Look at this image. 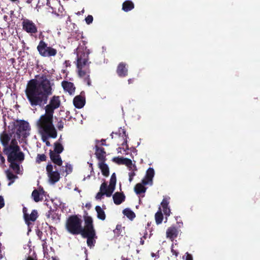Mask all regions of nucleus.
Here are the masks:
<instances>
[{
  "instance_id": "f257e3e1",
  "label": "nucleus",
  "mask_w": 260,
  "mask_h": 260,
  "mask_svg": "<svg viewBox=\"0 0 260 260\" xmlns=\"http://www.w3.org/2000/svg\"><path fill=\"white\" fill-rule=\"evenodd\" d=\"M25 93L31 106L41 105L52 94L50 81L45 75H42L38 80L31 79L27 83Z\"/></svg>"
},
{
  "instance_id": "f03ea898",
  "label": "nucleus",
  "mask_w": 260,
  "mask_h": 260,
  "mask_svg": "<svg viewBox=\"0 0 260 260\" xmlns=\"http://www.w3.org/2000/svg\"><path fill=\"white\" fill-rule=\"evenodd\" d=\"M4 151L8 156L10 168L17 174L21 172L20 164L24 159V155L19 149L17 142L12 140L9 146H5Z\"/></svg>"
},
{
  "instance_id": "7ed1b4c3",
  "label": "nucleus",
  "mask_w": 260,
  "mask_h": 260,
  "mask_svg": "<svg viewBox=\"0 0 260 260\" xmlns=\"http://www.w3.org/2000/svg\"><path fill=\"white\" fill-rule=\"evenodd\" d=\"M55 120H58L56 116L53 115H43L37 121V126L39 132L42 135H46L55 138L57 132L54 127Z\"/></svg>"
},
{
  "instance_id": "20e7f679",
  "label": "nucleus",
  "mask_w": 260,
  "mask_h": 260,
  "mask_svg": "<svg viewBox=\"0 0 260 260\" xmlns=\"http://www.w3.org/2000/svg\"><path fill=\"white\" fill-rule=\"evenodd\" d=\"M85 225L82 235L87 238V245L92 247L94 245V238L95 236V231L92 224V219L91 217L86 216L84 217Z\"/></svg>"
},
{
  "instance_id": "39448f33",
  "label": "nucleus",
  "mask_w": 260,
  "mask_h": 260,
  "mask_svg": "<svg viewBox=\"0 0 260 260\" xmlns=\"http://www.w3.org/2000/svg\"><path fill=\"white\" fill-rule=\"evenodd\" d=\"M87 43L86 41L82 40L77 48V64H78L79 66H81V63L83 64L90 63V61H88L90 51L87 49Z\"/></svg>"
},
{
  "instance_id": "423d86ee",
  "label": "nucleus",
  "mask_w": 260,
  "mask_h": 260,
  "mask_svg": "<svg viewBox=\"0 0 260 260\" xmlns=\"http://www.w3.org/2000/svg\"><path fill=\"white\" fill-rule=\"evenodd\" d=\"M116 183V177L115 173H113L111 176L110 183L108 186L105 182L103 183L100 187V192H99L95 198L96 200H101L103 196L106 195L107 197H110L112 194L115 188Z\"/></svg>"
},
{
  "instance_id": "0eeeda50",
  "label": "nucleus",
  "mask_w": 260,
  "mask_h": 260,
  "mask_svg": "<svg viewBox=\"0 0 260 260\" xmlns=\"http://www.w3.org/2000/svg\"><path fill=\"white\" fill-rule=\"evenodd\" d=\"M82 220L77 216L70 217L66 222V229L69 232L73 234H82Z\"/></svg>"
},
{
  "instance_id": "6e6552de",
  "label": "nucleus",
  "mask_w": 260,
  "mask_h": 260,
  "mask_svg": "<svg viewBox=\"0 0 260 260\" xmlns=\"http://www.w3.org/2000/svg\"><path fill=\"white\" fill-rule=\"evenodd\" d=\"M37 49L40 55L44 57L55 56L57 53L56 49L48 46L47 43L43 40L39 42Z\"/></svg>"
},
{
  "instance_id": "1a4fd4ad",
  "label": "nucleus",
  "mask_w": 260,
  "mask_h": 260,
  "mask_svg": "<svg viewBox=\"0 0 260 260\" xmlns=\"http://www.w3.org/2000/svg\"><path fill=\"white\" fill-rule=\"evenodd\" d=\"M111 135L112 138L116 140L118 145H121L124 150L128 149L127 145L128 136L124 128L120 127L117 131L113 132Z\"/></svg>"
},
{
  "instance_id": "9d476101",
  "label": "nucleus",
  "mask_w": 260,
  "mask_h": 260,
  "mask_svg": "<svg viewBox=\"0 0 260 260\" xmlns=\"http://www.w3.org/2000/svg\"><path fill=\"white\" fill-rule=\"evenodd\" d=\"M89 65V64H83L81 63V66H79L78 64H77V68L79 77L83 79L84 82L88 86H90L91 82L89 77L90 69Z\"/></svg>"
},
{
  "instance_id": "9b49d317",
  "label": "nucleus",
  "mask_w": 260,
  "mask_h": 260,
  "mask_svg": "<svg viewBox=\"0 0 260 260\" xmlns=\"http://www.w3.org/2000/svg\"><path fill=\"white\" fill-rule=\"evenodd\" d=\"M22 29L31 36L38 32V27L36 24L31 20L24 19L22 22Z\"/></svg>"
},
{
  "instance_id": "f8f14e48",
  "label": "nucleus",
  "mask_w": 260,
  "mask_h": 260,
  "mask_svg": "<svg viewBox=\"0 0 260 260\" xmlns=\"http://www.w3.org/2000/svg\"><path fill=\"white\" fill-rule=\"evenodd\" d=\"M60 106V97L54 95L50 99L49 104L45 107V114H53L54 110L57 109Z\"/></svg>"
},
{
  "instance_id": "ddd939ff",
  "label": "nucleus",
  "mask_w": 260,
  "mask_h": 260,
  "mask_svg": "<svg viewBox=\"0 0 260 260\" xmlns=\"http://www.w3.org/2000/svg\"><path fill=\"white\" fill-rule=\"evenodd\" d=\"M16 126L18 127V134L23 137H26L29 135L30 129L29 123L24 120L17 121Z\"/></svg>"
},
{
  "instance_id": "4468645a",
  "label": "nucleus",
  "mask_w": 260,
  "mask_h": 260,
  "mask_svg": "<svg viewBox=\"0 0 260 260\" xmlns=\"http://www.w3.org/2000/svg\"><path fill=\"white\" fill-rule=\"evenodd\" d=\"M46 171L49 178V182L51 184H54L59 181L60 179L59 173L55 170H53V166L49 164L47 166Z\"/></svg>"
},
{
  "instance_id": "2eb2a0df",
  "label": "nucleus",
  "mask_w": 260,
  "mask_h": 260,
  "mask_svg": "<svg viewBox=\"0 0 260 260\" xmlns=\"http://www.w3.org/2000/svg\"><path fill=\"white\" fill-rule=\"evenodd\" d=\"M154 176V170L152 168H149L146 171V175L142 180V183L144 185L152 184L153 178Z\"/></svg>"
},
{
  "instance_id": "dca6fc26",
  "label": "nucleus",
  "mask_w": 260,
  "mask_h": 260,
  "mask_svg": "<svg viewBox=\"0 0 260 260\" xmlns=\"http://www.w3.org/2000/svg\"><path fill=\"white\" fill-rule=\"evenodd\" d=\"M26 208H23V212L25 222L29 226L30 221H35L38 217V212L36 210H33L30 215L27 214Z\"/></svg>"
},
{
  "instance_id": "f3484780",
  "label": "nucleus",
  "mask_w": 260,
  "mask_h": 260,
  "mask_svg": "<svg viewBox=\"0 0 260 260\" xmlns=\"http://www.w3.org/2000/svg\"><path fill=\"white\" fill-rule=\"evenodd\" d=\"M127 64L123 62L119 63L117 66L116 73L119 77H125L128 75Z\"/></svg>"
},
{
  "instance_id": "a211bd4d",
  "label": "nucleus",
  "mask_w": 260,
  "mask_h": 260,
  "mask_svg": "<svg viewBox=\"0 0 260 260\" xmlns=\"http://www.w3.org/2000/svg\"><path fill=\"white\" fill-rule=\"evenodd\" d=\"M113 161L119 165H125L128 168H135L131 159L122 157H115L113 158Z\"/></svg>"
},
{
  "instance_id": "6ab92c4d",
  "label": "nucleus",
  "mask_w": 260,
  "mask_h": 260,
  "mask_svg": "<svg viewBox=\"0 0 260 260\" xmlns=\"http://www.w3.org/2000/svg\"><path fill=\"white\" fill-rule=\"evenodd\" d=\"M170 198L165 197L161 203V209L166 216H169L171 213L170 209L168 207Z\"/></svg>"
},
{
  "instance_id": "aec40b11",
  "label": "nucleus",
  "mask_w": 260,
  "mask_h": 260,
  "mask_svg": "<svg viewBox=\"0 0 260 260\" xmlns=\"http://www.w3.org/2000/svg\"><path fill=\"white\" fill-rule=\"evenodd\" d=\"M170 198L165 197L161 203V209L166 216H169L171 213L170 209L168 207Z\"/></svg>"
},
{
  "instance_id": "412c9836",
  "label": "nucleus",
  "mask_w": 260,
  "mask_h": 260,
  "mask_svg": "<svg viewBox=\"0 0 260 260\" xmlns=\"http://www.w3.org/2000/svg\"><path fill=\"white\" fill-rule=\"evenodd\" d=\"M73 103L76 108H81L85 104V98L80 95H77L74 99Z\"/></svg>"
},
{
  "instance_id": "4be33fe9",
  "label": "nucleus",
  "mask_w": 260,
  "mask_h": 260,
  "mask_svg": "<svg viewBox=\"0 0 260 260\" xmlns=\"http://www.w3.org/2000/svg\"><path fill=\"white\" fill-rule=\"evenodd\" d=\"M61 85L64 90L68 91L69 93L72 94L74 92L75 87L74 84L71 82L63 81L61 83Z\"/></svg>"
},
{
  "instance_id": "5701e85b",
  "label": "nucleus",
  "mask_w": 260,
  "mask_h": 260,
  "mask_svg": "<svg viewBox=\"0 0 260 260\" xmlns=\"http://www.w3.org/2000/svg\"><path fill=\"white\" fill-rule=\"evenodd\" d=\"M44 193V191L43 189H39V190H34L31 196L34 201L38 202L43 200Z\"/></svg>"
},
{
  "instance_id": "b1692460",
  "label": "nucleus",
  "mask_w": 260,
  "mask_h": 260,
  "mask_svg": "<svg viewBox=\"0 0 260 260\" xmlns=\"http://www.w3.org/2000/svg\"><path fill=\"white\" fill-rule=\"evenodd\" d=\"M178 235V231L175 227H170L168 228L166 232V236L168 238L173 240L177 237Z\"/></svg>"
},
{
  "instance_id": "393cba45",
  "label": "nucleus",
  "mask_w": 260,
  "mask_h": 260,
  "mask_svg": "<svg viewBox=\"0 0 260 260\" xmlns=\"http://www.w3.org/2000/svg\"><path fill=\"white\" fill-rule=\"evenodd\" d=\"M50 156L52 161L58 166H61L62 164V160L60 155L58 153H55L53 151L50 153Z\"/></svg>"
},
{
  "instance_id": "a878e982",
  "label": "nucleus",
  "mask_w": 260,
  "mask_h": 260,
  "mask_svg": "<svg viewBox=\"0 0 260 260\" xmlns=\"http://www.w3.org/2000/svg\"><path fill=\"white\" fill-rule=\"evenodd\" d=\"M134 4L129 0L124 2L122 4V10L126 12L131 11L134 8Z\"/></svg>"
},
{
  "instance_id": "bb28decb",
  "label": "nucleus",
  "mask_w": 260,
  "mask_h": 260,
  "mask_svg": "<svg viewBox=\"0 0 260 260\" xmlns=\"http://www.w3.org/2000/svg\"><path fill=\"white\" fill-rule=\"evenodd\" d=\"M124 196L123 193L116 192L113 196V201L115 204L119 205L121 204L124 199Z\"/></svg>"
},
{
  "instance_id": "cd10ccee",
  "label": "nucleus",
  "mask_w": 260,
  "mask_h": 260,
  "mask_svg": "<svg viewBox=\"0 0 260 260\" xmlns=\"http://www.w3.org/2000/svg\"><path fill=\"white\" fill-rule=\"evenodd\" d=\"M99 166L102 173L105 176H108L109 174V169L108 166L104 162L101 161L99 162Z\"/></svg>"
},
{
  "instance_id": "c85d7f7f",
  "label": "nucleus",
  "mask_w": 260,
  "mask_h": 260,
  "mask_svg": "<svg viewBox=\"0 0 260 260\" xmlns=\"http://www.w3.org/2000/svg\"><path fill=\"white\" fill-rule=\"evenodd\" d=\"M95 210L97 212L98 218L103 220H105L106 215L103 209L101 207L98 206L95 207Z\"/></svg>"
},
{
  "instance_id": "c756f323",
  "label": "nucleus",
  "mask_w": 260,
  "mask_h": 260,
  "mask_svg": "<svg viewBox=\"0 0 260 260\" xmlns=\"http://www.w3.org/2000/svg\"><path fill=\"white\" fill-rule=\"evenodd\" d=\"M95 154L97 157L99 159L100 161H103L105 152L103 148L97 147L96 149Z\"/></svg>"
},
{
  "instance_id": "7c9ffc66",
  "label": "nucleus",
  "mask_w": 260,
  "mask_h": 260,
  "mask_svg": "<svg viewBox=\"0 0 260 260\" xmlns=\"http://www.w3.org/2000/svg\"><path fill=\"white\" fill-rule=\"evenodd\" d=\"M155 219L157 224H159L161 223L163 219V216L161 213V208H159L158 211L156 213L155 215Z\"/></svg>"
},
{
  "instance_id": "2f4dec72",
  "label": "nucleus",
  "mask_w": 260,
  "mask_h": 260,
  "mask_svg": "<svg viewBox=\"0 0 260 260\" xmlns=\"http://www.w3.org/2000/svg\"><path fill=\"white\" fill-rule=\"evenodd\" d=\"M144 184L142 183H138L135 187V191L137 194L145 192L146 188L144 187Z\"/></svg>"
},
{
  "instance_id": "473e14b6",
  "label": "nucleus",
  "mask_w": 260,
  "mask_h": 260,
  "mask_svg": "<svg viewBox=\"0 0 260 260\" xmlns=\"http://www.w3.org/2000/svg\"><path fill=\"white\" fill-rule=\"evenodd\" d=\"M6 174L8 180L10 181V182L8 183V185H11L14 181V180L17 178V176L13 174L9 170H7L6 171Z\"/></svg>"
},
{
  "instance_id": "72a5a7b5",
  "label": "nucleus",
  "mask_w": 260,
  "mask_h": 260,
  "mask_svg": "<svg viewBox=\"0 0 260 260\" xmlns=\"http://www.w3.org/2000/svg\"><path fill=\"white\" fill-rule=\"evenodd\" d=\"M123 213L131 220H133L135 217V214L134 212L129 209H124L123 211Z\"/></svg>"
},
{
  "instance_id": "f704fd0d",
  "label": "nucleus",
  "mask_w": 260,
  "mask_h": 260,
  "mask_svg": "<svg viewBox=\"0 0 260 260\" xmlns=\"http://www.w3.org/2000/svg\"><path fill=\"white\" fill-rule=\"evenodd\" d=\"M1 139L3 145H5V147L8 146V144L10 140V138L8 134L3 133L1 136Z\"/></svg>"
},
{
  "instance_id": "c9c22d12",
  "label": "nucleus",
  "mask_w": 260,
  "mask_h": 260,
  "mask_svg": "<svg viewBox=\"0 0 260 260\" xmlns=\"http://www.w3.org/2000/svg\"><path fill=\"white\" fill-rule=\"evenodd\" d=\"M57 118L58 119V120H55V123H54V125H56L59 129H61L63 127V122L60 118L57 117Z\"/></svg>"
},
{
  "instance_id": "e433bc0d",
  "label": "nucleus",
  "mask_w": 260,
  "mask_h": 260,
  "mask_svg": "<svg viewBox=\"0 0 260 260\" xmlns=\"http://www.w3.org/2000/svg\"><path fill=\"white\" fill-rule=\"evenodd\" d=\"M63 146L59 143H55L54 150L57 153H61L63 150Z\"/></svg>"
},
{
  "instance_id": "4c0bfd02",
  "label": "nucleus",
  "mask_w": 260,
  "mask_h": 260,
  "mask_svg": "<svg viewBox=\"0 0 260 260\" xmlns=\"http://www.w3.org/2000/svg\"><path fill=\"white\" fill-rule=\"evenodd\" d=\"M72 166L69 164H67L66 166L65 172L67 174H70L72 171Z\"/></svg>"
},
{
  "instance_id": "58836bf2",
  "label": "nucleus",
  "mask_w": 260,
  "mask_h": 260,
  "mask_svg": "<svg viewBox=\"0 0 260 260\" xmlns=\"http://www.w3.org/2000/svg\"><path fill=\"white\" fill-rule=\"evenodd\" d=\"M46 159V156L44 154L38 155L37 157V161L40 162V161H44Z\"/></svg>"
},
{
  "instance_id": "ea45409f",
  "label": "nucleus",
  "mask_w": 260,
  "mask_h": 260,
  "mask_svg": "<svg viewBox=\"0 0 260 260\" xmlns=\"http://www.w3.org/2000/svg\"><path fill=\"white\" fill-rule=\"evenodd\" d=\"M86 23L87 24H90L93 21V17L92 15H88L85 18Z\"/></svg>"
},
{
  "instance_id": "a19ab883",
  "label": "nucleus",
  "mask_w": 260,
  "mask_h": 260,
  "mask_svg": "<svg viewBox=\"0 0 260 260\" xmlns=\"http://www.w3.org/2000/svg\"><path fill=\"white\" fill-rule=\"evenodd\" d=\"M183 259L185 260H193V257L191 254L186 252L185 255L183 256Z\"/></svg>"
},
{
  "instance_id": "79ce46f5",
  "label": "nucleus",
  "mask_w": 260,
  "mask_h": 260,
  "mask_svg": "<svg viewBox=\"0 0 260 260\" xmlns=\"http://www.w3.org/2000/svg\"><path fill=\"white\" fill-rule=\"evenodd\" d=\"M130 170H132V172L129 173V176L134 177L135 175V171L136 170V167H132V168H129Z\"/></svg>"
},
{
  "instance_id": "37998d69",
  "label": "nucleus",
  "mask_w": 260,
  "mask_h": 260,
  "mask_svg": "<svg viewBox=\"0 0 260 260\" xmlns=\"http://www.w3.org/2000/svg\"><path fill=\"white\" fill-rule=\"evenodd\" d=\"M5 205L4 200L3 197L0 196V209L3 208Z\"/></svg>"
},
{
  "instance_id": "c03bdc74",
  "label": "nucleus",
  "mask_w": 260,
  "mask_h": 260,
  "mask_svg": "<svg viewBox=\"0 0 260 260\" xmlns=\"http://www.w3.org/2000/svg\"><path fill=\"white\" fill-rule=\"evenodd\" d=\"M76 116H77V117H74V119L76 120V119H78L79 120H80V122H79L80 123H82V115H75Z\"/></svg>"
},
{
  "instance_id": "a18cd8bd",
  "label": "nucleus",
  "mask_w": 260,
  "mask_h": 260,
  "mask_svg": "<svg viewBox=\"0 0 260 260\" xmlns=\"http://www.w3.org/2000/svg\"><path fill=\"white\" fill-rule=\"evenodd\" d=\"M5 161V158L0 153V164L2 165H4Z\"/></svg>"
},
{
  "instance_id": "49530a36",
  "label": "nucleus",
  "mask_w": 260,
  "mask_h": 260,
  "mask_svg": "<svg viewBox=\"0 0 260 260\" xmlns=\"http://www.w3.org/2000/svg\"><path fill=\"white\" fill-rule=\"evenodd\" d=\"M45 135H42V139H43V140L46 142V144L47 145V146H50V143L46 141V138H45Z\"/></svg>"
},
{
  "instance_id": "de8ad7c7",
  "label": "nucleus",
  "mask_w": 260,
  "mask_h": 260,
  "mask_svg": "<svg viewBox=\"0 0 260 260\" xmlns=\"http://www.w3.org/2000/svg\"><path fill=\"white\" fill-rule=\"evenodd\" d=\"M171 252L172 254L175 255L176 256H178V253L173 249V245L172 246Z\"/></svg>"
},
{
  "instance_id": "09e8293b",
  "label": "nucleus",
  "mask_w": 260,
  "mask_h": 260,
  "mask_svg": "<svg viewBox=\"0 0 260 260\" xmlns=\"http://www.w3.org/2000/svg\"><path fill=\"white\" fill-rule=\"evenodd\" d=\"M128 83H129V84L132 83H133V79H129L128 80Z\"/></svg>"
},
{
  "instance_id": "8fccbe9b",
  "label": "nucleus",
  "mask_w": 260,
  "mask_h": 260,
  "mask_svg": "<svg viewBox=\"0 0 260 260\" xmlns=\"http://www.w3.org/2000/svg\"><path fill=\"white\" fill-rule=\"evenodd\" d=\"M133 178V177L129 176V180L130 182H131L132 181Z\"/></svg>"
},
{
  "instance_id": "3c124183",
  "label": "nucleus",
  "mask_w": 260,
  "mask_h": 260,
  "mask_svg": "<svg viewBox=\"0 0 260 260\" xmlns=\"http://www.w3.org/2000/svg\"><path fill=\"white\" fill-rule=\"evenodd\" d=\"M11 60L12 61V62L13 63V62H15V59L14 58H11Z\"/></svg>"
},
{
  "instance_id": "603ef678",
  "label": "nucleus",
  "mask_w": 260,
  "mask_h": 260,
  "mask_svg": "<svg viewBox=\"0 0 260 260\" xmlns=\"http://www.w3.org/2000/svg\"><path fill=\"white\" fill-rule=\"evenodd\" d=\"M140 242H141V244H144V240H143L142 239H141V240Z\"/></svg>"
},
{
  "instance_id": "864d4df0",
  "label": "nucleus",
  "mask_w": 260,
  "mask_h": 260,
  "mask_svg": "<svg viewBox=\"0 0 260 260\" xmlns=\"http://www.w3.org/2000/svg\"><path fill=\"white\" fill-rule=\"evenodd\" d=\"M7 18H8V16H6V15H5V16H4V19L5 20H6V19H7Z\"/></svg>"
},
{
  "instance_id": "5fc2aeb1",
  "label": "nucleus",
  "mask_w": 260,
  "mask_h": 260,
  "mask_svg": "<svg viewBox=\"0 0 260 260\" xmlns=\"http://www.w3.org/2000/svg\"><path fill=\"white\" fill-rule=\"evenodd\" d=\"M27 260H33V259L31 258H28Z\"/></svg>"
},
{
  "instance_id": "6e6d98bb",
  "label": "nucleus",
  "mask_w": 260,
  "mask_h": 260,
  "mask_svg": "<svg viewBox=\"0 0 260 260\" xmlns=\"http://www.w3.org/2000/svg\"><path fill=\"white\" fill-rule=\"evenodd\" d=\"M10 1L13 2H15L17 1V0H10Z\"/></svg>"
},
{
  "instance_id": "4d7b16f0",
  "label": "nucleus",
  "mask_w": 260,
  "mask_h": 260,
  "mask_svg": "<svg viewBox=\"0 0 260 260\" xmlns=\"http://www.w3.org/2000/svg\"><path fill=\"white\" fill-rule=\"evenodd\" d=\"M52 260H57V259H55V258H53Z\"/></svg>"
}]
</instances>
